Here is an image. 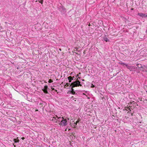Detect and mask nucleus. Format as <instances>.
Segmentation results:
<instances>
[{
    "instance_id": "obj_9",
    "label": "nucleus",
    "mask_w": 147,
    "mask_h": 147,
    "mask_svg": "<svg viewBox=\"0 0 147 147\" xmlns=\"http://www.w3.org/2000/svg\"><path fill=\"white\" fill-rule=\"evenodd\" d=\"M76 123H74V124L73 125V126H72V127H73L74 128H76Z\"/></svg>"
},
{
    "instance_id": "obj_5",
    "label": "nucleus",
    "mask_w": 147,
    "mask_h": 147,
    "mask_svg": "<svg viewBox=\"0 0 147 147\" xmlns=\"http://www.w3.org/2000/svg\"><path fill=\"white\" fill-rule=\"evenodd\" d=\"M138 15L142 17H145L147 16V15L146 14L143 13H138Z\"/></svg>"
},
{
    "instance_id": "obj_1",
    "label": "nucleus",
    "mask_w": 147,
    "mask_h": 147,
    "mask_svg": "<svg viewBox=\"0 0 147 147\" xmlns=\"http://www.w3.org/2000/svg\"><path fill=\"white\" fill-rule=\"evenodd\" d=\"M80 82L79 80H76L71 84L69 87L71 88V92L73 94H74L75 93L73 88L75 87L79 86H82V85L80 84Z\"/></svg>"
},
{
    "instance_id": "obj_22",
    "label": "nucleus",
    "mask_w": 147,
    "mask_h": 147,
    "mask_svg": "<svg viewBox=\"0 0 147 147\" xmlns=\"http://www.w3.org/2000/svg\"><path fill=\"white\" fill-rule=\"evenodd\" d=\"M55 90V91H56V92H57V90Z\"/></svg>"
},
{
    "instance_id": "obj_19",
    "label": "nucleus",
    "mask_w": 147,
    "mask_h": 147,
    "mask_svg": "<svg viewBox=\"0 0 147 147\" xmlns=\"http://www.w3.org/2000/svg\"><path fill=\"white\" fill-rule=\"evenodd\" d=\"M71 80H73V78L71 77Z\"/></svg>"
},
{
    "instance_id": "obj_14",
    "label": "nucleus",
    "mask_w": 147,
    "mask_h": 147,
    "mask_svg": "<svg viewBox=\"0 0 147 147\" xmlns=\"http://www.w3.org/2000/svg\"><path fill=\"white\" fill-rule=\"evenodd\" d=\"M94 87V86L92 84V86H91V87L93 88Z\"/></svg>"
},
{
    "instance_id": "obj_4",
    "label": "nucleus",
    "mask_w": 147,
    "mask_h": 147,
    "mask_svg": "<svg viewBox=\"0 0 147 147\" xmlns=\"http://www.w3.org/2000/svg\"><path fill=\"white\" fill-rule=\"evenodd\" d=\"M48 88V87L47 86H44V88L42 89V90L45 93L47 94L48 93V92L47 91V89Z\"/></svg>"
},
{
    "instance_id": "obj_13",
    "label": "nucleus",
    "mask_w": 147,
    "mask_h": 147,
    "mask_svg": "<svg viewBox=\"0 0 147 147\" xmlns=\"http://www.w3.org/2000/svg\"><path fill=\"white\" fill-rule=\"evenodd\" d=\"M79 121L78 120H77V121H76V123H76V124H77V123H78L79 122Z\"/></svg>"
},
{
    "instance_id": "obj_8",
    "label": "nucleus",
    "mask_w": 147,
    "mask_h": 147,
    "mask_svg": "<svg viewBox=\"0 0 147 147\" xmlns=\"http://www.w3.org/2000/svg\"><path fill=\"white\" fill-rule=\"evenodd\" d=\"M119 63L121 65H125V64H126L124 63L121 61L119 62Z\"/></svg>"
},
{
    "instance_id": "obj_20",
    "label": "nucleus",
    "mask_w": 147,
    "mask_h": 147,
    "mask_svg": "<svg viewBox=\"0 0 147 147\" xmlns=\"http://www.w3.org/2000/svg\"><path fill=\"white\" fill-rule=\"evenodd\" d=\"M73 78V79H74V77H72Z\"/></svg>"
},
{
    "instance_id": "obj_2",
    "label": "nucleus",
    "mask_w": 147,
    "mask_h": 147,
    "mask_svg": "<svg viewBox=\"0 0 147 147\" xmlns=\"http://www.w3.org/2000/svg\"><path fill=\"white\" fill-rule=\"evenodd\" d=\"M62 119L61 121V123H60L59 124L63 125V126H65L67 125V120L66 119H64V118L62 117Z\"/></svg>"
},
{
    "instance_id": "obj_11",
    "label": "nucleus",
    "mask_w": 147,
    "mask_h": 147,
    "mask_svg": "<svg viewBox=\"0 0 147 147\" xmlns=\"http://www.w3.org/2000/svg\"><path fill=\"white\" fill-rule=\"evenodd\" d=\"M13 141H14V142H15V143L16 142V141H17V140H16V139H13Z\"/></svg>"
},
{
    "instance_id": "obj_16",
    "label": "nucleus",
    "mask_w": 147,
    "mask_h": 147,
    "mask_svg": "<svg viewBox=\"0 0 147 147\" xmlns=\"http://www.w3.org/2000/svg\"><path fill=\"white\" fill-rule=\"evenodd\" d=\"M51 89H52V90H55V89L54 88H53L52 87L51 88Z\"/></svg>"
},
{
    "instance_id": "obj_17",
    "label": "nucleus",
    "mask_w": 147,
    "mask_h": 147,
    "mask_svg": "<svg viewBox=\"0 0 147 147\" xmlns=\"http://www.w3.org/2000/svg\"><path fill=\"white\" fill-rule=\"evenodd\" d=\"M25 138L24 137H22V140H24L25 139Z\"/></svg>"
},
{
    "instance_id": "obj_15",
    "label": "nucleus",
    "mask_w": 147,
    "mask_h": 147,
    "mask_svg": "<svg viewBox=\"0 0 147 147\" xmlns=\"http://www.w3.org/2000/svg\"><path fill=\"white\" fill-rule=\"evenodd\" d=\"M19 142V140H18L16 141V142Z\"/></svg>"
},
{
    "instance_id": "obj_7",
    "label": "nucleus",
    "mask_w": 147,
    "mask_h": 147,
    "mask_svg": "<svg viewBox=\"0 0 147 147\" xmlns=\"http://www.w3.org/2000/svg\"><path fill=\"white\" fill-rule=\"evenodd\" d=\"M67 78H68V80H69V82H71V80H72L71 79V76H69Z\"/></svg>"
},
{
    "instance_id": "obj_10",
    "label": "nucleus",
    "mask_w": 147,
    "mask_h": 147,
    "mask_svg": "<svg viewBox=\"0 0 147 147\" xmlns=\"http://www.w3.org/2000/svg\"><path fill=\"white\" fill-rule=\"evenodd\" d=\"M53 82V81L51 79H50L48 81V82L49 83H51Z\"/></svg>"
},
{
    "instance_id": "obj_21",
    "label": "nucleus",
    "mask_w": 147,
    "mask_h": 147,
    "mask_svg": "<svg viewBox=\"0 0 147 147\" xmlns=\"http://www.w3.org/2000/svg\"><path fill=\"white\" fill-rule=\"evenodd\" d=\"M82 81H84V79H82Z\"/></svg>"
},
{
    "instance_id": "obj_18",
    "label": "nucleus",
    "mask_w": 147,
    "mask_h": 147,
    "mask_svg": "<svg viewBox=\"0 0 147 147\" xmlns=\"http://www.w3.org/2000/svg\"><path fill=\"white\" fill-rule=\"evenodd\" d=\"M80 78L79 77H78V78H77V80H78V79H80Z\"/></svg>"
},
{
    "instance_id": "obj_6",
    "label": "nucleus",
    "mask_w": 147,
    "mask_h": 147,
    "mask_svg": "<svg viewBox=\"0 0 147 147\" xmlns=\"http://www.w3.org/2000/svg\"><path fill=\"white\" fill-rule=\"evenodd\" d=\"M103 39L106 42L109 41V40L106 36L104 37L103 38Z\"/></svg>"
},
{
    "instance_id": "obj_12",
    "label": "nucleus",
    "mask_w": 147,
    "mask_h": 147,
    "mask_svg": "<svg viewBox=\"0 0 147 147\" xmlns=\"http://www.w3.org/2000/svg\"><path fill=\"white\" fill-rule=\"evenodd\" d=\"M69 84H69L68 83H67L66 84V85H65V86L67 85V86H68L69 85Z\"/></svg>"
},
{
    "instance_id": "obj_3",
    "label": "nucleus",
    "mask_w": 147,
    "mask_h": 147,
    "mask_svg": "<svg viewBox=\"0 0 147 147\" xmlns=\"http://www.w3.org/2000/svg\"><path fill=\"white\" fill-rule=\"evenodd\" d=\"M125 66H126L127 68L131 71H132L135 68L134 67L131 66H130L128 65L127 64H125Z\"/></svg>"
}]
</instances>
